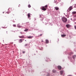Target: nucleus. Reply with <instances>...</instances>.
<instances>
[{"instance_id": "obj_1", "label": "nucleus", "mask_w": 76, "mask_h": 76, "mask_svg": "<svg viewBox=\"0 0 76 76\" xmlns=\"http://www.w3.org/2000/svg\"><path fill=\"white\" fill-rule=\"evenodd\" d=\"M48 7V5H46L45 6H42L40 7V9L43 11H45L47 10V8Z\"/></svg>"}, {"instance_id": "obj_2", "label": "nucleus", "mask_w": 76, "mask_h": 76, "mask_svg": "<svg viewBox=\"0 0 76 76\" xmlns=\"http://www.w3.org/2000/svg\"><path fill=\"white\" fill-rule=\"evenodd\" d=\"M62 20L64 22H67V18H64V17H63L62 18Z\"/></svg>"}, {"instance_id": "obj_3", "label": "nucleus", "mask_w": 76, "mask_h": 76, "mask_svg": "<svg viewBox=\"0 0 76 76\" xmlns=\"http://www.w3.org/2000/svg\"><path fill=\"white\" fill-rule=\"evenodd\" d=\"M72 9H73V7L71 6L69 7V8H68V9L67 10V12H69L71 11V10H72Z\"/></svg>"}, {"instance_id": "obj_4", "label": "nucleus", "mask_w": 76, "mask_h": 76, "mask_svg": "<svg viewBox=\"0 0 76 76\" xmlns=\"http://www.w3.org/2000/svg\"><path fill=\"white\" fill-rule=\"evenodd\" d=\"M66 26L67 28H69L71 27V25H70L69 24H67L66 25Z\"/></svg>"}, {"instance_id": "obj_5", "label": "nucleus", "mask_w": 76, "mask_h": 76, "mask_svg": "<svg viewBox=\"0 0 76 76\" xmlns=\"http://www.w3.org/2000/svg\"><path fill=\"white\" fill-rule=\"evenodd\" d=\"M58 68L59 70H61V67L60 66H58Z\"/></svg>"}, {"instance_id": "obj_6", "label": "nucleus", "mask_w": 76, "mask_h": 76, "mask_svg": "<svg viewBox=\"0 0 76 76\" xmlns=\"http://www.w3.org/2000/svg\"><path fill=\"white\" fill-rule=\"evenodd\" d=\"M24 40V39H20L19 40L20 42H22Z\"/></svg>"}, {"instance_id": "obj_7", "label": "nucleus", "mask_w": 76, "mask_h": 76, "mask_svg": "<svg viewBox=\"0 0 76 76\" xmlns=\"http://www.w3.org/2000/svg\"><path fill=\"white\" fill-rule=\"evenodd\" d=\"M19 37L20 38H24V36L22 35V36H19Z\"/></svg>"}, {"instance_id": "obj_8", "label": "nucleus", "mask_w": 76, "mask_h": 76, "mask_svg": "<svg viewBox=\"0 0 76 76\" xmlns=\"http://www.w3.org/2000/svg\"><path fill=\"white\" fill-rule=\"evenodd\" d=\"M48 42H49L48 40L47 39L45 40V43H46V44H48Z\"/></svg>"}, {"instance_id": "obj_9", "label": "nucleus", "mask_w": 76, "mask_h": 76, "mask_svg": "<svg viewBox=\"0 0 76 76\" xmlns=\"http://www.w3.org/2000/svg\"><path fill=\"white\" fill-rule=\"evenodd\" d=\"M28 18H29L31 17V14L29 13L28 14Z\"/></svg>"}, {"instance_id": "obj_10", "label": "nucleus", "mask_w": 76, "mask_h": 76, "mask_svg": "<svg viewBox=\"0 0 76 76\" xmlns=\"http://www.w3.org/2000/svg\"><path fill=\"white\" fill-rule=\"evenodd\" d=\"M66 36V34H62L61 35V37H65Z\"/></svg>"}, {"instance_id": "obj_11", "label": "nucleus", "mask_w": 76, "mask_h": 76, "mask_svg": "<svg viewBox=\"0 0 76 76\" xmlns=\"http://www.w3.org/2000/svg\"><path fill=\"white\" fill-rule=\"evenodd\" d=\"M33 37H34L33 36H29L28 37V38L29 39H31V38H33Z\"/></svg>"}, {"instance_id": "obj_12", "label": "nucleus", "mask_w": 76, "mask_h": 76, "mask_svg": "<svg viewBox=\"0 0 76 76\" xmlns=\"http://www.w3.org/2000/svg\"><path fill=\"white\" fill-rule=\"evenodd\" d=\"M52 72H53V73H56V70H55L54 69H53L52 70Z\"/></svg>"}, {"instance_id": "obj_13", "label": "nucleus", "mask_w": 76, "mask_h": 76, "mask_svg": "<svg viewBox=\"0 0 76 76\" xmlns=\"http://www.w3.org/2000/svg\"><path fill=\"white\" fill-rule=\"evenodd\" d=\"M55 9L56 10H58L59 8L58 7H55Z\"/></svg>"}, {"instance_id": "obj_14", "label": "nucleus", "mask_w": 76, "mask_h": 76, "mask_svg": "<svg viewBox=\"0 0 76 76\" xmlns=\"http://www.w3.org/2000/svg\"><path fill=\"white\" fill-rule=\"evenodd\" d=\"M61 75H62L63 73V71H60Z\"/></svg>"}, {"instance_id": "obj_15", "label": "nucleus", "mask_w": 76, "mask_h": 76, "mask_svg": "<svg viewBox=\"0 0 76 76\" xmlns=\"http://www.w3.org/2000/svg\"><path fill=\"white\" fill-rule=\"evenodd\" d=\"M10 10L11 11H13V10H14V8H10Z\"/></svg>"}, {"instance_id": "obj_16", "label": "nucleus", "mask_w": 76, "mask_h": 76, "mask_svg": "<svg viewBox=\"0 0 76 76\" xmlns=\"http://www.w3.org/2000/svg\"><path fill=\"white\" fill-rule=\"evenodd\" d=\"M76 12H72V14H76Z\"/></svg>"}, {"instance_id": "obj_17", "label": "nucleus", "mask_w": 76, "mask_h": 76, "mask_svg": "<svg viewBox=\"0 0 76 76\" xmlns=\"http://www.w3.org/2000/svg\"><path fill=\"white\" fill-rule=\"evenodd\" d=\"M28 7L29 8H30V7H31V5L28 4Z\"/></svg>"}, {"instance_id": "obj_18", "label": "nucleus", "mask_w": 76, "mask_h": 76, "mask_svg": "<svg viewBox=\"0 0 76 76\" xmlns=\"http://www.w3.org/2000/svg\"><path fill=\"white\" fill-rule=\"evenodd\" d=\"M28 31V29H26L24 30L25 32H26V31Z\"/></svg>"}, {"instance_id": "obj_19", "label": "nucleus", "mask_w": 76, "mask_h": 76, "mask_svg": "<svg viewBox=\"0 0 76 76\" xmlns=\"http://www.w3.org/2000/svg\"><path fill=\"white\" fill-rule=\"evenodd\" d=\"M75 56H73V59H75Z\"/></svg>"}, {"instance_id": "obj_20", "label": "nucleus", "mask_w": 76, "mask_h": 76, "mask_svg": "<svg viewBox=\"0 0 76 76\" xmlns=\"http://www.w3.org/2000/svg\"><path fill=\"white\" fill-rule=\"evenodd\" d=\"M42 34H41L40 35H39V36H40V37H41L42 36Z\"/></svg>"}, {"instance_id": "obj_21", "label": "nucleus", "mask_w": 76, "mask_h": 76, "mask_svg": "<svg viewBox=\"0 0 76 76\" xmlns=\"http://www.w3.org/2000/svg\"><path fill=\"white\" fill-rule=\"evenodd\" d=\"M13 26L14 27H16V25L15 24L13 25Z\"/></svg>"}, {"instance_id": "obj_22", "label": "nucleus", "mask_w": 76, "mask_h": 76, "mask_svg": "<svg viewBox=\"0 0 76 76\" xmlns=\"http://www.w3.org/2000/svg\"><path fill=\"white\" fill-rule=\"evenodd\" d=\"M28 44H26V45H25V47H26V46H28Z\"/></svg>"}, {"instance_id": "obj_23", "label": "nucleus", "mask_w": 76, "mask_h": 76, "mask_svg": "<svg viewBox=\"0 0 76 76\" xmlns=\"http://www.w3.org/2000/svg\"><path fill=\"white\" fill-rule=\"evenodd\" d=\"M73 16L74 18H76V15H74Z\"/></svg>"}, {"instance_id": "obj_24", "label": "nucleus", "mask_w": 76, "mask_h": 76, "mask_svg": "<svg viewBox=\"0 0 76 76\" xmlns=\"http://www.w3.org/2000/svg\"><path fill=\"white\" fill-rule=\"evenodd\" d=\"M72 54H73V53L71 52V53H70V55H72Z\"/></svg>"}, {"instance_id": "obj_25", "label": "nucleus", "mask_w": 76, "mask_h": 76, "mask_svg": "<svg viewBox=\"0 0 76 76\" xmlns=\"http://www.w3.org/2000/svg\"><path fill=\"white\" fill-rule=\"evenodd\" d=\"M23 54H25V51H23Z\"/></svg>"}, {"instance_id": "obj_26", "label": "nucleus", "mask_w": 76, "mask_h": 76, "mask_svg": "<svg viewBox=\"0 0 76 76\" xmlns=\"http://www.w3.org/2000/svg\"><path fill=\"white\" fill-rule=\"evenodd\" d=\"M74 27H75V29H76V26H75Z\"/></svg>"}, {"instance_id": "obj_27", "label": "nucleus", "mask_w": 76, "mask_h": 76, "mask_svg": "<svg viewBox=\"0 0 76 76\" xmlns=\"http://www.w3.org/2000/svg\"><path fill=\"white\" fill-rule=\"evenodd\" d=\"M18 28H21L22 27V26H18Z\"/></svg>"}, {"instance_id": "obj_28", "label": "nucleus", "mask_w": 76, "mask_h": 76, "mask_svg": "<svg viewBox=\"0 0 76 76\" xmlns=\"http://www.w3.org/2000/svg\"><path fill=\"white\" fill-rule=\"evenodd\" d=\"M20 33L21 34H23V33L22 32H20Z\"/></svg>"}, {"instance_id": "obj_29", "label": "nucleus", "mask_w": 76, "mask_h": 76, "mask_svg": "<svg viewBox=\"0 0 76 76\" xmlns=\"http://www.w3.org/2000/svg\"><path fill=\"white\" fill-rule=\"evenodd\" d=\"M41 42H44V41H43V40H42L41 41Z\"/></svg>"}, {"instance_id": "obj_30", "label": "nucleus", "mask_w": 76, "mask_h": 76, "mask_svg": "<svg viewBox=\"0 0 76 76\" xmlns=\"http://www.w3.org/2000/svg\"><path fill=\"white\" fill-rule=\"evenodd\" d=\"M13 15V16H14V15Z\"/></svg>"}, {"instance_id": "obj_31", "label": "nucleus", "mask_w": 76, "mask_h": 76, "mask_svg": "<svg viewBox=\"0 0 76 76\" xmlns=\"http://www.w3.org/2000/svg\"><path fill=\"white\" fill-rule=\"evenodd\" d=\"M25 41H26V40H25Z\"/></svg>"}, {"instance_id": "obj_32", "label": "nucleus", "mask_w": 76, "mask_h": 76, "mask_svg": "<svg viewBox=\"0 0 76 76\" xmlns=\"http://www.w3.org/2000/svg\"><path fill=\"white\" fill-rule=\"evenodd\" d=\"M7 13H8V14H9V13H8V12H7Z\"/></svg>"}]
</instances>
